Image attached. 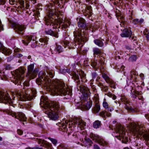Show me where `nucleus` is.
<instances>
[{
  "label": "nucleus",
  "instance_id": "63",
  "mask_svg": "<svg viewBox=\"0 0 149 149\" xmlns=\"http://www.w3.org/2000/svg\"><path fill=\"white\" fill-rule=\"evenodd\" d=\"M26 149H42V148H41L36 147V148H27Z\"/></svg>",
  "mask_w": 149,
  "mask_h": 149
},
{
  "label": "nucleus",
  "instance_id": "49",
  "mask_svg": "<svg viewBox=\"0 0 149 149\" xmlns=\"http://www.w3.org/2000/svg\"><path fill=\"white\" fill-rule=\"evenodd\" d=\"M20 50L19 49L17 48H15L14 50V51L15 52V54L16 53H19Z\"/></svg>",
  "mask_w": 149,
  "mask_h": 149
},
{
  "label": "nucleus",
  "instance_id": "55",
  "mask_svg": "<svg viewBox=\"0 0 149 149\" xmlns=\"http://www.w3.org/2000/svg\"><path fill=\"white\" fill-rule=\"evenodd\" d=\"M9 3L11 5H13L15 3V0H9Z\"/></svg>",
  "mask_w": 149,
  "mask_h": 149
},
{
  "label": "nucleus",
  "instance_id": "5",
  "mask_svg": "<svg viewBox=\"0 0 149 149\" xmlns=\"http://www.w3.org/2000/svg\"><path fill=\"white\" fill-rule=\"evenodd\" d=\"M77 89H79L80 91L82 93L84 97L85 98V101L81 102V107L83 109H89L91 107L92 102L89 100H86V99L88 98L89 95V91L88 88L83 85H80L79 84H77Z\"/></svg>",
  "mask_w": 149,
  "mask_h": 149
},
{
  "label": "nucleus",
  "instance_id": "50",
  "mask_svg": "<svg viewBox=\"0 0 149 149\" xmlns=\"http://www.w3.org/2000/svg\"><path fill=\"white\" fill-rule=\"evenodd\" d=\"M15 56L17 57H20L22 56V54L19 53H16L15 54Z\"/></svg>",
  "mask_w": 149,
  "mask_h": 149
},
{
  "label": "nucleus",
  "instance_id": "48",
  "mask_svg": "<svg viewBox=\"0 0 149 149\" xmlns=\"http://www.w3.org/2000/svg\"><path fill=\"white\" fill-rule=\"evenodd\" d=\"M17 133L19 135H21L23 134V132L22 130L18 129L17 130Z\"/></svg>",
  "mask_w": 149,
  "mask_h": 149
},
{
  "label": "nucleus",
  "instance_id": "45",
  "mask_svg": "<svg viewBox=\"0 0 149 149\" xmlns=\"http://www.w3.org/2000/svg\"><path fill=\"white\" fill-rule=\"evenodd\" d=\"M132 22L134 24H136L139 23V20L137 19H135L132 21Z\"/></svg>",
  "mask_w": 149,
  "mask_h": 149
},
{
  "label": "nucleus",
  "instance_id": "3",
  "mask_svg": "<svg viewBox=\"0 0 149 149\" xmlns=\"http://www.w3.org/2000/svg\"><path fill=\"white\" fill-rule=\"evenodd\" d=\"M86 125V123L82 119L79 117H75L71 121L64 120L61 123L59 126L61 127L62 131L66 132L68 130L72 132L74 130L79 131L84 130Z\"/></svg>",
  "mask_w": 149,
  "mask_h": 149
},
{
  "label": "nucleus",
  "instance_id": "61",
  "mask_svg": "<svg viewBox=\"0 0 149 149\" xmlns=\"http://www.w3.org/2000/svg\"><path fill=\"white\" fill-rule=\"evenodd\" d=\"M11 67L10 65H7L6 66L5 68L6 69H9Z\"/></svg>",
  "mask_w": 149,
  "mask_h": 149
},
{
  "label": "nucleus",
  "instance_id": "2",
  "mask_svg": "<svg viewBox=\"0 0 149 149\" xmlns=\"http://www.w3.org/2000/svg\"><path fill=\"white\" fill-rule=\"evenodd\" d=\"M48 99L45 95H42L40 99V103L46 105L45 112L50 119L56 120L59 117L60 105L58 102H53L50 104L48 103Z\"/></svg>",
  "mask_w": 149,
  "mask_h": 149
},
{
  "label": "nucleus",
  "instance_id": "17",
  "mask_svg": "<svg viewBox=\"0 0 149 149\" xmlns=\"http://www.w3.org/2000/svg\"><path fill=\"white\" fill-rule=\"evenodd\" d=\"M39 144H41V145L48 149H52V145L44 140L39 139L38 140Z\"/></svg>",
  "mask_w": 149,
  "mask_h": 149
},
{
  "label": "nucleus",
  "instance_id": "46",
  "mask_svg": "<svg viewBox=\"0 0 149 149\" xmlns=\"http://www.w3.org/2000/svg\"><path fill=\"white\" fill-rule=\"evenodd\" d=\"M126 109L132 112H134L135 111V110L134 109H133L131 107H126Z\"/></svg>",
  "mask_w": 149,
  "mask_h": 149
},
{
  "label": "nucleus",
  "instance_id": "64",
  "mask_svg": "<svg viewBox=\"0 0 149 149\" xmlns=\"http://www.w3.org/2000/svg\"><path fill=\"white\" fill-rule=\"evenodd\" d=\"M147 40L149 41V33H148L147 35L146 36Z\"/></svg>",
  "mask_w": 149,
  "mask_h": 149
},
{
  "label": "nucleus",
  "instance_id": "18",
  "mask_svg": "<svg viewBox=\"0 0 149 149\" xmlns=\"http://www.w3.org/2000/svg\"><path fill=\"white\" fill-rule=\"evenodd\" d=\"M0 51L4 54L7 55H9L12 53V51L10 49H7L4 47L0 42Z\"/></svg>",
  "mask_w": 149,
  "mask_h": 149
},
{
  "label": "nucleus",
  "instance_id": "57",
  "mask_svg": "<svg viewBox=\"0 0 149 149\" xmlns=\"http://www.w3.org/2000/svg\"><path fill=\"white\" fill-rule=\"evenodd\" d=\"M148 33H149V32H148V29H145V30H144V31H143V33H144V35H146L147 36V34Z\"/></svg>",
  "mask_w": 149,
  "mask_h": 149
},
{
  "label": "nucleus",
  "instance_id": "6",
  "mask_svg": "<svg viewBox=\"0 0 149 149\" xmlns=\"http://www.w3.org/2000/svg\"><path fill=\"white\" fill-rule=\"evenodd\" d=\"M25 69L22 67H21L16 69L15 71V74L13 77L11 81L17 85H20L24 77V74Z\"/></svg>",
  "mask_w": 149,
  "mask_h": 149
},
{
  "label": "nucleus",
  "instance_id": "37",
  "mask_svg": "<svg viewBox=\"0 0 149 149\" xmlns=\"http://www.w3.org/2000/svg\"><path fill=\"white\" fill-rule=\"evenodd\" d=\"M136 56L134 55H132L129 58V61L131 62L135 61L136 59Z\"/></svg>",
  "mask_w": 149,
  "mask_h": 149
},
{
  "label": "nucleus",
  "instance_id": "27",
  "mask_svg": "<svg viewBox=\"0 0 149 149\" xmlns=\"http://www.w3.org/2000/svg\"><path fill=\"white\" fill-rule=\"evenodd\" d=\"M45 32L47 34L53 36L56 38H57L58 37V35L57 33L56 32H54L51 30L46 31Z\"/></svg>",
  "mask_w": 149,
  "mask_h": 149
},
{
  "label": "nucleus",
  "instance_id": "26",
  "mask_svg": "<svg viewBox=\"0 0 149 149\" xmlns=\"http://www.w3.org/2000/svg\"><path fill=\"white\" fill-rule=\"evenodd\" d=\"M116 16L117 17V19L118 20L120 19V20H119V22L123 21V16L121 15L120 12L119 10H117L116 12Z\"/></svg>",
  "mask_w": 149,
  "mask_h": 149
},
{
  "label": "nucleus",
  "instance_id": "62",
  "mask_svg": "<svg viewBox=\"0 0 149 149\" xmlns=\"http://www.w3.org/2000/svg\"><path fill=\"white\" fill-rule=\"evenodd\" d=\"M118 1H119V3H120V0H116V2H115L113 3V4L115 5H117V3L118 4L119 3V2H118Z\"/></svg>",
  "mask_w": 149,
  "mask_h": 149
},
{
  "label": "nucleus",
  "instance_id": "10",
  "mask_svg": "<svg viewBox=\"0 0 149 149\" xmlns=\"http://www.w3.org/2000/svg\"><path fill=\"white\" fill-rule=\"evenodd\" d=\"M116 133L119 134V137L118 139L121 140V138L124 139L125 134V130L123 127L120 125H118L116 127Z\"/></svg>",
  "mask_w": 149,
  "mask_h": 149
},
{
  "label": "nucleus",
  "instance_id": "7",
  "mask_svg": "<svg viewBox=\"0 0 149 149\" xmlns=\"http://www.w3.org/2000/svg\"><path fill=\"white\" fill-rule=\"evenodd\" d=\"M31 91L33 94V95L29 94V91L25 89L23 90L21 93L19 92H15V94L16 96L19 97L21 101L31 100L35 97V95L36 93V91L35 90L32 91Z\"/></svg>",
  "mask_w": 149,
  "mask_h": 149
},
{
  "label": "nucleus",
  "instance_id": "40",
  "mask_svg": "<svg viewBox=\"0 0 149 149\" xmlns=\"http://www.w3.org/2000/svg\"><path fill=\"white\" fill-rule=\"evenodd\" d=\"M48 139L52 142L54 145L55 146L56 145L57 143V141L56 139L50 138H49Z\"/></svg>",
  "mask_w": 149,
  "mask_h": 149
},
{
  "label": "nucleus",
  "instance_id": "54",
  "mask_svg": "<svg viewBox=\"0 0 149 149\" xmlns=\"http://www.w3.org/2000/svg\"><path fill=\"white\" fill-rule=\"evenodd\" d=\"M20 4L22 6H23L24 4V0H18Z\"/></svg>",
  "mask_w": 149,
  "mask_h": 149
},
{
  "label": "nucleus",
  "instance_id": "15",
  "mask_svg": "<svg viewBox=\"0 0 149 149\" xmlns=\"http://www.w3.org/2000/svg\"><path fill=\"white\" fill-rule=\"evenodd\" d=\"M13 117H15L20 121H25L26 118L24 114L22 112H18L17 113H14L12 114Z\"/></svg>",
  "mask_w": 149,
  "mask_h": 149
},
{
  "label": "nucleus",
  "instance_id": "9",
  "mask_svg": "<svg viewBox=\"0 0 149 149\" xmlns=\"http://www.w3.org/2000/svg\"><path fill=\"white\" fill-rule=\"evenodd\" d=\"M0 102L5 103H8L11 106L14 107L13 102L9 97V94L7 93L0 92Z\"/></svg>",
  "mask_w": 149,
  "mask_h": 149
},
{
  "label": "nucleus",
  "instance_id": "51",
  "mask_svg": "<svg viewBox=\"0 0 149 149\" xmlns=\"http://www.w3.org/2000/svg\"><path fill=\"white\" fill-rule=\"evenodd\" d=\"M29 82L27 81H25L24 82V86H29Z\"/></svg>",
  "mask_w": 149,
  "mask_h": 149
},
{
  "label": "nucleus",
  "instance_id": "38",
  "mask_svg": "<svg viewBox=\"0 0 149 149\" xmlns=\"http://www.w3.org/2000/svg\"><path fill=\"white\" fill-rule=\"evenodd\" d=\"M45 20L46 21L45 22V24L47 25H48L49 24L51 25V22H52V18H49V20L47 18V17H45Z\"/></svg>",
  "mask_w": 149,
  "mask_h": 149
},
{
  "label": "nucleus",
  "instance_id": "14",
  "mask_svg": "<svg viewBox=\"0 0 149 149\" xmlns=\"http://www.w3.org/2000/svg\"><path fill=\"white\" fill-rule=\"evenodd\" d=\"M50 51L52 54L60 53L63 51V49L60 45H56L54 47H52L50 49Z\"/></svg>",
  "mask_w": 149,
  "mask_h": 149
},
{
  "label": "nucleus",
  "instance_id": "19",
  "mask_svg": "<svg viewBox=\"0 0 149 149\" xmlns=\"http://www.w3.org/2000/svg\"><path fill=\"white\" fill-rule=\"evenodd\" d=\"M131 34L132 32L130 29H125L120 34V36L122 37H130Z\"/></svg>",
  "mask_w": 149,
  "mask_h": 149
},
{
  "label": "nucleus",
  "instance_id": "13",
  "mask_svg": "<svg viewBox=\"0 0 149 149\" xmlns=\"http://www.w3.org/2000/svg\"><path fill=\"white\" fill-rule=\"evenodd\" d=\"M34 65L31 64L28 67V73L27 75L33 78L36 76L37 74V72L33 70Z\"/></svg>",
  "mask_w": 149,
  "mask_h": 149
},
{
  "label": "nucleus",
  "instance_id": "28",
  "mask_svg": "<svg viewBox=\"0 0 149 149\" xmlns=\"http://www.w3.org/2000/svg\"><path fill=\"white\" fill-rule=\"evenodd\" d=\"M79 73L81 79V81L83 82H86L87 81V80L86 79L85 74L83 71H81L79 72Z\"/></svg>",
  "mask_w": 149,
  "mask_h": 149
},
{
  "label": "nucleus",
  "instance_id": "33",
  "mask_svg": "<svg viewBox=\"0 0 149 149\" xmlns=\"http://www.w3.org/2000/svg\"><path fill=\"white\" fill-rule=\"evenodd\" d=\"M102 77L105 80L106 82L108 83L111 82V80L105 74H103L102 75Z\"/></svg>",
  "mask_w": 149,
  "mask_h": 149
},
{
  "label": "nucleus",
  "instance_id": "41",
  "mask_svg": "<svg viewBox=\"0 0 149 149\" xmlns=\"http://www.w3.org/2000/svg\"><path fill=\"white\" fill-rule=\"evenodd\" d=\"M111 82H109L108 83H109L110 84V86L111 87L115 88V82L112 80H111Z\"/></svg>",
  "mask_w": 149,
  "mask_h": 149
},
{
  "label": "nucleus",
  "instance_id": "1",
  "mask_svg": "<svg viewBox=\"0 0 149 149\" xmlns=\"http://www.w3.org/2000/svg\"><path fill=\"white\" fill-rule=\"evenodd\" d=\"M39 75L41 79H36V81L38 84H42L49 91L51 90L58 95L61 96L68 95L70 97L72 95V91L70 89L65 86L63 82L57 81L51 82L49 77L50 78L54 77L52 72L48 71L46 74L45 72H40Z\"/></svg>",
  "mask_w": 149,
  "mask_h": 149
},
{
  "label": "nucleus",
  "instance_id": "39",
  "mask_svg": "<svg viewBox=\"0 0 149 149\" xmlns=\"http://www.w3.org/2000/svg\"><path fill=\"white\" fill-rule=\"evenodd\" d=\"M97 29L96 26L93 24H91L90 26V30L93 32L95 31Z\"/></svg>",
  "mask_w": 149,
  "mask_h": 149
},
{
  "label": "nucleus",
  "instance_id": "16",
  "mask_svg": "<svg viewBox=\"0 0 149 149\" xmlns=\"http://www.w3.org/2000/svg\"><path fill=\"white\" fill-rule=\"evenodd\" d=\"M58 24L59 25H58L57 27L58 28H61V29L66 28L68 27L70 25V22L68 20L64 21L59 19L58 21Z\"/></svg>",
  "mask_w": 149,
  "mask_h": 149
},
{
  "label": "nucleus",
  "instance_id": "42",
  "mask_svg": "<svg viewBox=\"0 0 149 149\" xmlns=\"http://www.w3.org/2000/svg\"><path fill=\"white\" fill-rule=\"evenodd\" d=\"M100 86L101 87V88H102V90L105 91L106 92L108 90V88L107 87H105L103 86V85H102V84H100Z\"/></svg>",
  "mask_w": 149,
  "mask_h": 149
},
{
  "label": "nucleus",
  "instance_id": "29",
  "mask_svg": "<svg viewBox=\"0 0 149 149\" xmlns=\"http://www.w3.org/2000/svg\"><path fill=\"white\" fill-rule=\"evenodd\" d=\"M95 44L100 47H102L104 45V43L102 40L98 39L95 40H94Z\"/></svg>",
  "mask_w": 149,
  "mask_h": 149
},
{
  "label": "nucleus",
  "instance_id": "35",
  "mask_svg": "<svg viewBox=\"0 0 149 149\" xmlns=\"http://www.w3.org/2000/svg\"><path fill=\"white\" fill-rule=\"evenodd\" d=\"M93 54L94 55H97L100 54L101 51L100 49L98 48H94L93 49Z\"/></svg>",
  "mask_w": 149,
  "mask_h": 149
},
{
  "label": "nucleus",
  "instance_id": "30",
  "mask_svg": "<svg viewBox=\"0 0 149 149\" xmlns=\"http://www.w3.org/2000/svg\"><path fill=\"white\" fill-rule=\"evenodd\" d=\"M100 145L104 146L108 144V142L105 141L101 137L98 143Z\"/></svg>",
  "mask_w": 149,
  "mask_h": 149
},
{
  "label": "nucleus",
  "instance_id": "22",
  "mask_svg": "<svg viewBox=\"0 0 149 149\" xmlns=\"http://www.w3.org/2000/svg\"><path fill=\"white\" fill-rule=\"evenodd\" d=\"M79 27L84 28L86 26V23L84 19L81 17L79 18V21L78 22Z\"/></svg>",
  "mask_w": 149,
  "mask_h": 149
},
{
  "label": "nucleus",
  "instance_id": "21",
  "mask_svg": "<svg viewBox=\"0 0 149 149\" xmlns=\"http://www.w3.org/2000/svg\"><path fill=\"white\" fill-rule=\"evenodd\" d=\"M48 41V38L47 37L43 38H41L39 39L40 43H39L40 45L43 47H46Z\"/></svg>",
  "mask_w": 149,
  "mask_h": 149
},
{
  "label": "nucleus",
  "instance_id": "43",
  "mask_svg": "<svg viewBox=\"0 0 149 149\" xmlns=\"http://www.w3.org/2000/svg\"><path fill=\"white\" fill-rule=\"evenodd\" d=\"M73 78L74 80H76L79 79V77L78 75L75 73H73L72 77Z\"/></svg>",
  "mask_w": 149,
  "mask_h": 149
},
{
  "label": "nucleus",
  "instance_id": "24",
  "mask_svg": "<svg viewBox=\"0 0 149 149\" xmlns=\"http://www.w3.org/2000/svg\"><path fill=\"white\" fill-rule=\"evenodd\" d=\"M109 112L107 111H102L100 113V115L103 118H106V116L110 117L111 116V114Z\"/></svg>",
  "mask_w": 149,
  "mask_h": 149
},
{
  "label": "nucleus",
  "instance_id": "53",
  "mask_svg": "<svg viewBox=\"0 0 149 149\" xmlns=\"http://www.w3.org/2000/svg\"><path fill=\"white\" fill-rule=\"evenodd\" d=\"M86 1L89 2L90 3L93 4L95 2V0H86Z\"/></svg>",
  "mask_w": 149,
  "mask_h": 149
},
{
  "label": "nucleus",
  "instance_id": "23",
  "mask_svg": "<svg viewBox=\"0 0 149 149\" xmlns=\"http://www.w3.org/2000/svg\"><path fill=\"white\" fill-rule=\"evenodd\" d=\"M90 136L91 138L95 142H97L98 143L101 137L99 135L94 134L91 133L90 134Z\"/></svg>",
  "mask_w": 149,
  "mask_h": 149
},
{
  "label": "nucleus",
  "instance_id": "56",
  "mask_svg": "<svg viewBox=\"0 0 149 149\" xmlns=\"http://www.w3.org/2000/svg\"><path fill=\"white\" fill-rule=\"evenodd\" d=\"M6 2V0H0V4L1 5L4 4Z\"/></svg>",
  "mask_w": 149,
  "mask_h": 149
},
{
  "label": "nucleus",
  "instance_id": "44",
  "mask_svg": "<svg viewBox=\"0 0 149 149\" xmlns=\"http://www.w3.org/2000/svg\"><path fill=\"white\" fill-rule=\"evenodd\" d=\"M99 60L101 64H104V59L103 57L101 56Z\"/></svg>",
  "mask_w": 149,
  "mask_h": 149
},
{
  "label": "nucleus",
  "instance_id": "11",
  "mask_svg": "<svg viewBox=\"0 0 149 149\" xmlns=\"http://www.w3.org/2000/svg\"><path fill=\"white\" fill-rule=\"evenodd\" d=\"M36 38L35 35L33 33L26 36L24 37V40H22V42L25 45H27L31 40H35Z\"/></svg>",
  "mask_w": 149,
  "mask_h": 149
},
{
  "label": "nucleus",
  "instance_id": "31",
  "mask_svg": "<svg viewBox=\"0 0 149 149\" xmlns=\"http://www.w3.org/2000/svg\"><path fill=\"white\" fill-rule=\"evenodd\" d=\"M136 73L134 71H132L130 72V77H129V78L131 80L132 79H135L136 78Z\"/></svg>",
  "mask_w": 149,
  "mask_h": 149
},
{
  "label": "nucleus",
  "instance_id": "20",
  "mask_svg": "<svg viewBox=\"0 0 149 149\" xmlns=\"http://www.w3.org/2000/svg\"><path fill=\"white\" fill-rule=\"evenodd\" d=\"M102 105L103 107L106 109H107V111H108L111 112L113 110V107L111 106H109L108 103L106 101L105 99H104Z\"/></svg>",
  "mask_w": 149,
  "mask_h": 149
},
{
  "label": "nucleus",
  "instance_id": "4",
  "mask_svg": "<svg viewBox=\"0 0 149 149\" xmlns=\"http://www.w3.org/2000/svg\"><path fill=\"white\" fill-rule=\"evenodd\" d=\"M130 127L131 131L136 136H142L146 140L149 141V132L145 131L142 127H141L139 125H137L136 123H130ZM148 148L147 149H149V144L148 145Z\"/></svg>",
  "mask_w": 149,
  "mask_h": 149
},
{
  "label": "nucleus",
  "instance_id": "59",
  "mask_svg": "<svg viewBox=\"0 0 149 149\" xmlns=\"http://www.w3.org/2000/svg\"><path fill=\"white\" fill-rule=\"evenodd\" d=\"M113 95V94H112L110 93H109L107 94V95L109 97H112Z\"/></svg>",
  "mask_w": 149,
  "mask_h": 149
},
{
  "label": "nucleus",
  "instance_id": "52",
  "mask_svg": "<svg viewBox=\"0 0 149 149\" xmlns=\"http://www.w3.org/2000/svg\"><path fill=\"white\" fill-rule=\"evenodd\" d=\"M96 64L97 63L94 61H92L91 63V66L93 68L96 65Z\"/></svg>",
  "mask_w": 149,
  "mask_h": 149
},
{
  "label": "nucleus",
  "instance_id": "34",
  "mask_svg": "<svg viewBox=\"0 0 149 149\" xmlns=\"http://www.w3.org/2000/svg\"><path fill=\"white\" fill-rule=\"evenodd\" d=\"M86 13L88 14H90L91 15L92 13V10L91 7L90 6H88L86 7Z\"/></svg>",
  "mask_w": 149,
  "mask_h": 149
},
{
  "label": "nucleus",
  "instance_id": "25",
  "mask_svg": "<svg viewBox=\"0 0 149 149\" xmlns=\"http://www.w3.org/2000/svg\"><path fill=\"white\" fill-rule=\"evenodd\" d=\"M100 107L99 104L98 102H97L92 109L93 112L94 113H97L100 111Z\"/></svg>",
  "mask_w": 149,
  "mask_h": 149
},
{
  "label": "nucleus",
  "instance_id": "58",
  "mask_svg": "<svg viewBox=\"0 0 149 149\" xmlns=\"http://www.w3.org/2000/svg\"><path fill=\"white\" fill-rule=\"evenodd\" d=\"M94 149H100L98 146L96 145H95L94 146Z\"/></svg>",
  "mask_w": 149,
  "mask_h": 149
},
{
  "label": "nucleus",
  "instance_id": "60",
  "mask_svg": "<svg viewBox=\"0 0 149 149\" xmlns=\"http://www.w3.org/2000/svg\"><path fill=\"white\" fill-rule=\"evenodd\" d=\"M145 117L148 121H149V114H146L145 115Z\"/></svg>",
  "mask_w": 149,
  "mask_h": 149
},
{
  "label": "nucleus",
  "instance_id": "32",
  "mask_svg": "<svg viewBox=\"0 0 149 149\" xmlns=\"http://www.w3.org/2000/svg\"><path fill=\"white\" fill-rule=\"evenodd\" d=\"M100 122L98 120L95 121L93 123V127L95 128H97L100 126Z\"/></svg>",
  "mask_w": 149,
  "mask_h": 149
},
{
  "label": "nucleus",
  "instance_id": "36",
  "mask_svg": "<svg viewBox=\"0 0 149 149\" xmlns=\"http://www.w3.org/2000/svg\"><path fill=\"white\" fill-rule=\"evenodd\" d=\"M0 77L3 80H6L7 78L6 76L4 74V72L1 70H0Z\"/></svg>",
  "mask_w": 149,
  "mask_h": 149
},
{
  "label": "nucleus",
  "instance_id": "8",
  "mask_svg": "<svg viewBox=\"0 0 149 149\" xmlns=\"http://www.w3.org/2000/svg\"><path fill=\"white\" fill-rule=\"evenodd\" d=\"M74 41H75L74 46L77 48V44L79 45L78 47L79 48H81L83 46V44L85 41V38L83 36H82L80 31H76L74 32Z\"/></svg>",
  "mask_w": 149,
  "mask_h": 149
},
{
  "label": "nucleus",
  "instance_id": "47",
  "mask_svg": "<svg viewBox=\"0 0 149 149\" xmlns=\"http://www.w3.org/2000/svg\"><path fill=\"white\" fill-rule=\"evenodd\" d=\"M69 43V42L68 41L65 40L63 41V44H64V47H66V46L68 45Z\"/></svg>",
  "mask_w": 149,
  "mask_h": 149
},
{
  "label": "nucleus",
  "instance_id": "12",
  "mask_svg": "<svg viewBox=\"0 0 149 149\" xmlns=\"http://www.w3.org/2000/svg\"><path fill=\"white\" fill-rule=\"evenodd\" d=\"M26 28V27L24 25L16 24L15 25L14 29L17 33L20 35H22Z\"/></svg>",
  "mask_w": 149,
  "mask_h": 149
}]
</instances>
